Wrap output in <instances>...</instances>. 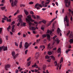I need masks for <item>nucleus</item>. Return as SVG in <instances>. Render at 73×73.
<instances>
[{
    "label": "nucleus",
    "instance_id": "nucleus-50",
    "mask_svg": "<svg viewBox=\"0 0 73 73\" xmlns=\"http://www.w3.org/2000/svg\"><path fill=\"white\" fill-rule=\"evenodd\" d=\"M34 23L35 24H39V23L36 21L34 22Z\"/></svg>",
    "mask_w": 73,
    "mask_h": 73
},
{
    "label": "nucleus",
    "instance_id": "nucleus-22",
    "mask_svg": "<svg viewBox=\"0 0 73 73\" xmlns=\"http://www.w3.org/2000/svg\"><path fill=\"white\" fill-rule=\"evenodd\" d=\"M1 9H2V10H4V9H5V8H6L5 7H1Z\"/></svg>",
    "mask_w": 73,
    "mask_h": 73
},
{
    "label": "nucleus",
    "instance_id": "nucleus-19",
    "mask_svg": "<svg viewBox=\"0 0 73 73\" xmlns=\"http://www.w3.org/2000/svg\"><path fill=\"white\" fill-rule=\"evenodd\" d=\"M24 11L26 15H28V12L25 10H24Z\"/></svg>",
    "mask_w": 73,
    "mask_h": 73
},
{
    "label": "nucleus",
    "instance_id": "nucleus-61",
    "mask_svg": "<svg viewBox=\"0 0 73 73\" xmlns=\"http://www.w3.org/2000/svg\"><path fill=\"white\" fill-rule=\"evenodd\" d=\"M31 60V58L30 57H29V58H28V59L27 60V61H29V60Z\"/></svg>",
    "mask_w": 73,
    "mask_h": 73
},
{
    "label": "nucleus",
    "instance_id": "nucleus-39",
    "mask_svg": "<svg viewBox=\"0 0 73 73\" xmlns=\"http://www.w3.org/2000/svg\"><path fill=\"white\" fill-rule=\"evenodd\" d=\"M14 24H15V21H13L11 24V25H13Z\"/></svg>",
    "mask_w": 73,
    "mask_h": 73
},
{
    "label": "nucleus",
    "instance_id": "nucleus-27",
    "mask_svg": "<svg viewBox=\"0 0 73 73\" xmlns=\"http://www.w3.org/2000/svg\"><path fill=\"white\" fill-rule=\"evenodd\" d=\"M4 17L5 19L6 20V19H7V22H8L9 21L8 20V17H7L5 16H4Z\"/></svg>",
    "mask_w": 73,
    "mask_h": 73
},
{
    "label": "nucleus",
    "instance_id": "nucleus-47",
    "mask_svg": "<svg viewBox=\"0 0 73 73\" xmlns=\"http://www.w3.org/2000/svg\"><path fill=\"white\" fill-rule=\"evenodd\" d=\"M28 52V50H26L25 51V54H27V52Z\"/></svg>",
    "mask_w": 73,
    "mask_h": 73
},
{
    "label": "nucleus",
    "instance_id": "nucleus-26",
    "mask_svg": "<svg viewBox=\"0 0 73 73\" xmlns=\"http://www.w3.org/2000/svg\"><path fill=\"white\" fill-rule=\"evenodd\" d=\"M36 66H37V65H36V63H35L34 65H33L32 66V67L33 68H35V67Z\"/></svg>",
    "mask_w": 73,
    "mask_h": 73
},
{
    "label": "nucleus",
    "instance_id": "nucleus-33",
    "mask_svg": "<svg viewBox=\"0 0 73 73\" xmlns=\"http://www.w3.org/2000/svg\"><path fill=\"white\" fill-rule=\"evenodd\" d=\"M50 1H48V2H46L45 3V4L46 5H48V4H49V3H50Z\"/></svg>",
    "mask_w": 73,
    "mask_h": 73
},
{
    "label": "nucleus",
    "instance_id": "nucleus-44",
    "mask_svg": "<svg viewBox=\"0 0 73 73\" xmlns=\"http://www.w3.org/2000/svg\"><path fill=\"white\" fill-rule=\"evenodd\" d=\"M30 13L31 14H32V15H34V13H33V11H30Z\"/></svg>",
    "mask_w": 73,
    "mask_h": 73
},
{
    "label": "nucleus",
    "instance_id": "nucleus-14",
    "mask_svg": "<svg viewBox=\"0 0 73 73\" xmlns=\"http://www.w3.org/2000/svg\"><path fill=\"white\" fill-rule=\"evenodd\" d=\"M19 55V54H17L15 55L14 56H13V57L14 59H16L17 58V56Z\"/></svg>",
    "mask_w": 73,
    "mask_h": 73
},
{
    "label": "nucleus",
    "instance_id": "nucleus-60",
    "mask_svg": "<svg viewBox=\"0 0 73 73\" xmlns=\"http://www.w3.org/2000/svg\"><path fill=\"white\" fill-rule=\"evenodd\" d=\"M16 73H17L18 72H19V70H16L15 71Z\"/></svg>",
    "mask_w": 73,
    "mask_h": 73
},
{
    "label": "nucleus",
    "instance_id": "nucleus-43",
    "mask_svg": "<svg viewBox=\"0 0 73 73\" xmlns=\"http://www.w3.org/2000/svg\"><path fill=\"white\" fill-rule=\"evenodd\" d=\"M2 28H0V33H1L2 32Z\"/></svg>",
    "mask_w": 73,
    "mask_h": 73
},
{
    "label": "nucleus",
    "instance_id": "nucleus-51",
    "mask_svg": "<svg viewBox=\"0 0 73 73\" xmlns=\"http://www.w3.org/2000/svg\"><path fill=\"white\" fill-rule=\"evenodd\" d=\"M15 44L16 46H18V44L16 42H15Z\"/></svg>",
    "mask_w": 73,
    "mask_h": 73
},
{
    "label": "nucleus",
    "instance_id": "nucleus-55",
    "mask_svg": "<svg viewBox=\"0 0 73 73\" xmlns=\"http://www.w3.org/2000/svg\"><path fill=\"white\" fill-rule=\"evenodd\" d=\"M14 28H15V25H13L12 27V29H14Z\"/></svg>",
    "mask_w": 73,
    "mask_h": 73
},
{
    "label": "nucleus",
    "instance_id": "nucleus-38",
    "mask_svg": "<svg viewBox=\"0 0 73 73\" xmlns=\"http://www.w3.org/2000/svg\"><path fill=\"white\" fill-rule=\"evenodd\" d=\"M42 22L44 23V24H45L46 23V21L45 20H43L42 21Z\"/></svg>",
    "mask_w": 73,
    "mask_h": 73
},
{
    "label": "nucleus",
    "instance_id": "nucleus-37",
    "mask_svg": "<svg viewBox=\"0 0 73 73\" xmlns=\"http://www.w3.org/2000/svg\"><path fill=\"white\" fill-rule=\"evenodd\" d=\"M19 23H22V20H21V19H19Z\"/></svg>",
    "mask_w": 73,
    "mask_h": 73
},
{
    "label": "nucleus",
    "instance_id": "nucleus-62",
    "mask_svg": "<svg viewBox=\"0 0 73 73\" xmlns=\"http://www.w3.org/2000/svg\"><path fill=\"white\" fill-rule=\"evenodd\" d=\"M23 37H26V35L25 34H23Z\"/></svg>",
    "mask_w": 73,
    "mask_h": 73
},
{
    "label": "nucleus",
    "instance_id": "nucleus-46",
    "mask_svg": "<svg viewBox=\"0 0 73 73\" xmlns=\"http://www.w3.org/2000/svg\"><path fill=\"white\" fill-rule=\"evenodd\" d=\"M2 49H3V48H2V46H1L0 47V52H1V50H2Z\"/></svg>",
    "mask_w": 73,
    "mask_h": 73
},
{
    "label": "nucleus",
    "instance_id": "nucleus-63",
    "mask_svg": "<svg viewBox=\"0 0 73 73\" xmlns=\"http://www.w3.org/2000/svg\"><path fill=\"white\" fill-rule=\"evenodd\" d=\"M15 29H12V31L13 32H15Z\"/></svg>",
    "mask_w": 73,
    "mask_h": 73
},
{
    "label": "nucleus",
    "instance_id": "nucleus-28",
    "mask_svg": "<svg viewBox=\"0 0 73 73\" xmlns=\"http://www.w3.org/2000/svg\"><path fill=\"white\" fill-rule=\"evenodd\" d=\"M9 29H11V26L9 25V27L7 28V30L8 31H9Z\"/></svg>",
    "mask_w": 73,
    "mask_h": 73
},
{
    "label": "nucleus",
    "instance_id": "nucleus-17",
    "mask_svg": "<svg viewBox=\"0 0 73 73\" xmlns=\"http://www.w3.org/2000/svg\"><path fill=\"white\" fill-rule=\"evenodd\" d=\"M57 52L61 53V48H59L58 49Z\"/></svg>",
    "mask_w": 73,
    "mask_h": 73
},
{
    "label": "nucleus",
    "instance_id": "nucleus-18",
    "mask_svg": "<svg viewBox=\"0 0 73 73\" xmlns=\"http://www.w3.org/2000/svg\"><path fill=\"white\" fill-rule=\"evenodd\" d=\"M50 57H51V58H52V60L55 61V58L54 57V56H50Z\"/></svg>",
    "mask_w": 73,
    "mask_h": 73
},
{
    "label": "nucleus",
    "instance_id": "nucleus-41",
    "mask_svg": "<svg viewBox=\"0 0 73 73\" xmlns=\"http://www.w3.org/2000/svg\"><path fill=\"white\" fill-rule=\"evenodd\" d=\"M20 6L21 7H25V5H23L22 4H21L20 5Z\"/></svg>",
    "mask_w": 73,
    "mask_h": 73
},
{
    "label": "nucleus",
    "instance_id": "nucleus-6",
    "mask_svg": "<svg viewBox=\"0 0 73 73\" xmlns=\"http://www.w3.org/2000/svg\"><path fill=\"white\" fill-rule=\"evenodd\" d=\"M64 22H65L66 21V23H67V26H69V21L68 20V16H66L64 18Z\"/></svg>",
    "mask_w": 73,
    "mask_h": 73
},
{
    "label": "nucleus",
    "instance_id": "nucleus-1",
    "mask_svg": "<svg viewBox=\"0 0 73 73\" xmlns=\"http://www.w3.org/2000/svg\"><path fill=\"white\" fill-rule=\"evenodd\" d=\"M27 18H26V20L27 23H29V29L30 30H33L34 31H35L36 29L35 27H32L31 25H32V23L30 22V21H32V22H33L35 21V20H33L32 18H31V15H29L27 17Z\"/></svg>",
    "mask_w": 73,
    "mask_h": 73
},
{
    "label": "nucleus",
    "instance_id": "nucleus-9",
    "mask_svg": "<svg viewBox=\"0 0 73 73\" xmlns=\"http://www.w3.org/2000/svg\"><path fill=\"white\" fill-rule=\"evenodd\" d=\"M55 19V18H54V19H52V21H50V22L48 24V26H49V25H50V24H51V23H52V22H53V21H54Z\"/></svg>",
    "mask_w": 73,
    "mask_h": 73
},
{
    "label": "nucleus",
    "instance_id": "nucleus-13",
    "mask_svg": "<svg viewBox=\"0 0 73 73\" xmlns=\"http://www.w3.org/2000/svg\"><path fill=\"white\" fill-rule=\"evenodd\" d=\"M55 41H56L57 44H59V42H60V40H58V39L56 38L55 40Z\"/></svg>",
    "mask_w": 73,
    "mask_h": 73
},
{
    "label": "nucleus",
    "instance_id": "nucleus-32",
    "mask_svg": "<svg viewBox=\"0 0 73 73\" xmlns=\"http://www.w3.org/2000/svg\"><path fill=\"white\" fill-rule=\"evenodd\" d=\"M70 31H69L68 33L66 34V36H68L69 34H70Z\"/></svg>",
    "mask_w": 73,
    "mask_h": 73
},
{
    "label": "nucleus",
    "instance_id": "nucleus-30",
    "mask_svg": "<svg viewBox=\"0 0 73 73\" xmlns=\"http://www.w3.org/2000/svg\"><path fill=\"white\" fill-rule=\"evenodd\" d=\"M52 53V52L51 51H48V54L49 55H51Z\"/></svg>",
    "mask_w": 73,
    "mask_h": 73
},
{
    "label": "nucleus",
    "instance_id": "nucleus-58",
    "mask_svg": "<svg viewBox=\"0 0 73 73\" xmlns=\"http://www.w3.org/2000/svg\"><path fill=\"white\" fill-rule=\"evenodd\" d=\"M5 37H6V38L7 40H8V36H6Z\"/></svg>",
    "mask_w": 73,
    "mask_h": 73
},
{
    "label": "nucleus",
    "instance_id": "nucleus-48",
    "mask_svg": "<svg viewBox=\"0 0 73 73\" xmlns=\"http://www.w3.org/2000/svg\"><path fill=\"white\" fill-rule=\"evenodd\" d=\"M32 17H33V18H34V19H36V17L35 16V15H32Z\"/></svg>",
    "mask_w": 73,
    "mask_h": 73
},
{
    "label": "nucleus",
    "instance_id": "nucleus-24",
    "mask_svg": "<svg viewBox=\"0 0 73 73\" xmlns=\"http://www.w3.org/2000/svg\"><path fill=\"white\" fill-rule=\"evenodd\" d=\"M12 55L13 56H14L15 55V52L13 51L12 53Z\"/></svg>",
    "mask_w": 73,
    "mask_h": 73
},
{
    "label": "nucleus",
    "instance_id": "nucleus-53",
    "mask_svg": "<svg viewBox=\"0 0 73 73\" xmlns=\"http://www.w3.org/2000/svg\"><path fill=\"white\" fill-rule=\"evenodd\" d=\"M36 17L37 19H40V16H39L37 15Z\"/></svg>",
    "mask_w": 73,
    "mask_h": 73
},
{
    "label": "nucleus",
    "instance_id": "nucleus-25",
    "mask_svg": "<svg viewBox=\"0 0 73 73\" xmlns=\"http://www.w3.org/2000/svg\"><path fill=\"white\" fill-rule=\"evenodd\" d=\"M3 42V39L2 38H0V44H2V42Z\"/></svg>",
    "mask_w": 73,
    "mask_h": 73
},
{
    "label": "nucleus",
    "instance_id": "nucleus-7",
    "mask_svg": "<svg viewBox=\"0 0 73 73\" xmlns=\"http://www.w3.org/2000/svg\"><path fill=\"white\" fill-rule=\"evenodd\" d=\"M11 67V65L9 64L6 65L5 66V69L6 70H8V68H10Z\"/></svg>",
    "mask_w": 73,
    "mask_h": 73
},
{
    "label": "nucleus",
    "instance_id": "nucleus-20",
    "mask_svg": "<svg viewBox=\"0 0 73 73\" xmlns=\"http://www.w3.org/2000/svg\"><path fill=\"white\" fill-rule=\"evenodd\" d=\"M17 1L15 0L14 1V5L16 6V4H17Z\"/></svg>",
    "mask_w": 73,
    "mask_h": 73
},
{
    "label": "nucleus",
    "instance_id": "nucleus-10",
    "mask_svg": "<svg viewBox=\"0 0 73 73\" xmlns=\"http://www.w3.org/2000/svg\"><path fill=\"white\" fill-rule=\"evenodd\" d=\"M69 38H72L73 37V34L72 32H71L70 34L69 35Z\"/></svg>",
    "mask_w": 73,
    "mask_h": 73
},
{
    "label": "nucleus",
    "instance_id": "nucleus-52",
    "mask_svg": "<svg viewBox=\"0 0 73 73\" xmlns=\"http://www.w3.org/2000/svg\"><path fill=\"white\" fill-rule=\"evenodd\" d=\"M38 71V70L35 69V72H37Z\"/></svg>",
    "mask_w": 73,
    "mask_h": 73
},
{
    "label": "nucleus",
    "instance_id": "nucleus-29",
    "mask_svg": "<svg viewBox=\"0 0 73 73\" xmlns=\"http://www.w3.org/2000/svg\"><path fill=\"white\" fill-rule=\"evenodd\" d=\"M31 62L29 61V62L27 63V66H30V65H31Z\"/></svg>",
    "mask_w": 73,
    "mask_h": 73
},
{
    "label": "nucleus",
    "instance_id": "nucleus-35",
    "mask_svg": "<svg viewBox=\"0 0 73 73\" xmlns=\"http://www.w3.org/2000/svg\"><path fill=\"white\" fill-rule=\"evenodd\" d=\"M63 62V58H61V59L60 60V64L62 62Z\"/></svg>",
    "mask_w": 73,
    "mask_h": 73
},
{
    "label": "nucleus",
    "instance_id": "nucleus-59",
    "mask_svg": "<svg viewBox=\"0 0 73 73\" xmlns=\"http://www.w3.org/2000/svg\"><path fill=\"white\" fill-rule=\"evenodd\" d=\"M65 11V10L64 9H63L62 10V13H64V11Z\"/></svg>",
    "mask_w": 73,
    "mask_h": 73
},
{
    "label": "nucleus",
    "instance_id": "nucleus-42",
    "mask_svg": "<svg viewBox=\"0 0 73 73\" xmlns=\"http://www.w3.org/2000/svg\"><path fill=\"white\" fill-rule=\"evenodd\" d=\"M54 64L55 66H56V65H57V62L56 61H55Z\"/></svg>",
    "mask_w": 73,
    "mask_h": 73
},
{
    "label": "nucleus",
    "instance_id": "nucleus-2",
    "mask_svg": "<svg viewBox=\"0 0 73 73\" xmlns=\"http://www.w3.org/2000/svg\"><path fill=\"white\" fill-rule=\"evenodd\" d=\"M35 8H36L37 9H40V7L42 8V7H48V5H44L43 4L42 5V6L41 5V4H38V3H37L35 5Z\"/></svg>",
    "mask_w": 73,
    "mask_h": 73
},
{
    "label": "nucleus",
    "instance_id": "nucleus-5",
    "mask_svg": "<svg viewBox=\"0 0 73 73\" xmlns=\"http://www.w3.org/2000/svg\"><path fill=\"white\" fill-rule=\"evenodd\" d=\"M32 44V42H31L29 43H28L27 42H25V44L24 46L25 48V49H27L28 48V47L31 45Z\"/></svg>",
    "mask_w": 73,
    "mask_h": 73
},
{
    "label": "nucleus",
    "instance_id": "nucleus-64",
    "mask_svg": "<svg viewBox=\"0 0 73 73\" xmlns=\"http://www.w3.org/2000/svg\"><path fill=\"white\" fill-rule=\"evenodd\" d=\"M46 8H43L42 9V11H45V10H46Z\"/></svg>",
    "mask_w": 73,
    "mask_h": 73
},
{
    "label": "nucleus",
    "instance_id": "nucleus-31",
    "mask_svg": "<svg viewBox=\"0 0 73 73\" xmlns=\"http://www.w3.org/2000/svg\"><path fill=\"white\" fill-rule=\"evenodd\" d=\"M13 2H14L13 0L12 1V3H11V5L12 7H13V6H14V5H13Z\"/></svg>",
    "mask_w": 73,
    "mask_h": 73
},
{
    "label": "nucleus",
    "instance_id": "nucleus-8",
    "mask_svg": "<svg viewBox=\"0 0 73 73\" xmlns=\"http://www.w3.org/2000/svg\"><path fill=\"white\" fill-rule=\"evenodd\" d=\"M2 49H3L4 51H5L8 50V47L7 46H2Z\"/></svg>",
    "mask_w": 73,
    "mask_h": 73
},
{
    "label": "nucleus",
    "instance_id": "nucleus-40",
    "mask_svg": "<svg viewBox=\"0 0 73 73\" xmlns=\"http://www.w3.org/2000/svg\"><path fill=\"white\" fill-rule=\"evenodd\" d=\"M57 37V36L55 35L54 36L53 38V39L54 40H55V38H56Z\"/></svg>",
    "mask_w": 73,
    "mask_h": 73
},
{
    "label": "nucleus",
    "instance_id": "nucleus-4",
    "mask_svg": "<svg viewBox=\"0 0 73 73\" xmlns=\"http://www.w3.org/2000/svg\"><path fill=\"white\" fill-rule=\"evenodd\" d=\"M64 3L66 7H69L70 6V2L69 1V0H65Z\"/></svg>",
    "mask_w": 73,
    "mask_h": 73
},
{
    "label": "nucleus",
    "instance_id": "nucleus-11",
    "mask_svg": "<svg viewBox=\"0 0 73 73\" xmlns=\"http://www.w3.org/2000/svg\"><path fill=\"white\" fill-rule=\"evenodd\" d=\"M61 31L60 30V28H58V29L57 30V32L58 34H59L61 32Z\"/></svg>",
    "mask_w": 73,
    "mask_h": 73
},
{
    "label": "nucleus",
    "instance_id": "nucleus-57",
    "mask_svg": "<svg viewBox=\"0 0 73 73\" xmlns=\"http://www.w3.org/2000/svg\"><path fill=\"white\" fill-rule=\"evenodd\" d=\"M20 23H18V24H17V26L18 27H19V25H20Z\"/></svg>",
    "mask_w": 73,
    "mask_h": 73
},
{
    "label": "nucleus",
    "instance_id": "nucleus-56",
    "mask_svg": "<svg viewBox=\"0 0 73 73\" xmlns=\"http://www.w3.org/2000/svg\"><path fill=\"white\" fill-rule=\"evenodd\" d=\"M50 60H51V59H50L47 60L48 62H50Z\"/></svg>",
    "mask_w": 73,
    "mask_h": 73
},
{
    "label": "nucleus",
    "instance_id": "nucleus-15",
    "mask_svg": "<svg viewBox=\"0 0 73 73\" xmlns=\"http://www.w3.org/2000/svg\"><path fill=\"white\" fill-rule=\"evenodd\" d=\"M46 65H44L43 67V70H44V71H45V69H46Z\"/></svg>",
    "mask_w": 73,
    "mask_h": 73
},
{
    "label": "nucleus",
    "instance_id": "nucleus-49",
    "mask_svg": "<svg viewBox=\"0 0 73 73\" xmlns=\"http://www.w3.org/2000/svg\"><path fill=\"white\" fill-rule=\"evenodd\" d=\"M45 58L46 59V58H49V56H48V55H47V56H46Z\"/></svg>",
    "mask_w": 73,
    "mask_h": 73
},
{
    "label": "nucleus",
    "instance_id": "nucleus-34",
    "mask_svg": "<svg viewBox=\"0 0 73 73\" xmlns=\"http://www.w3.org/2000/svg\"><path fill=\"white\" fill-rule=\"evenodd\" d=\"M71 50H70V49H68V50H66V53H67V54H68V52L70 51Z\"/></svg>",
    "mask_w": 73,
    "mask_h": 73
},
{
    "label": "nucleus",
    "instance_id": "nucleus-16",
    "mask_svg": "<svg viewBox=\"0 0 73 73\" xmlns=\"http://www.w3.org/2000/svg\"><path fill=\"white\" fill-rule=\"evenodd\" d=\"M22 46H23V42H21L19 46L20 48H21Z\"/></svg>",
    "mask_w": 73,
    "mask_h": 73
},
{
    "label": "nucleus",
    "instance_id": "nucleus-23",
    "mask_svg": "<svg viewBox=\"0 0 73 73\" xmlns=\"http://www.w3.org/2000/svg\"><path fill=\"white\" fill-rule=\"evenodd\" d=\"M25 24L26 23H21V25H23V26H25Z\"/></svg>",
    "mask_w": 73,
    "mask_h": 73
},
{
    "label": "nucleus",
    "instance_id": "nucleus-45",
    "mask_svg": "<svg viewBox=\"0 0 73 73\" xmlns=\"http://www.w3.org/2000/svg\"><path fill=\"white\" fill-rule=\"evenodd\" d=\"M43 42L44 43H46V39H44L43 40Z\"/></svg>",
    "mask_w": 73,
    "mask_h": 73
},
{
    "label": "nucleus",
    "instance_id": "nucleus-3",
    "mask_svg": "<svg viewBox=\"0 0 73 73\" xmlns=\"http://www.w3.org/2000/svg\"><path fill=\"white\" fill-rule=\"evenodd\" d=\"M47 36V38L48 41H50V36L48 34H44L42 35V37H43L42 38H44L45 37H46Z\"/></svg>",
    "mask_w": 73,
    "mask_h": 73
},
{
    "label": "nucleus",
    "instance_id": "nucleus-21",
    "mask_svg": "<svg viewBox=\"0 0 73 73\" xmlns=\"http://www.w3.org/2000/svg\"><path fill=\"white\" fill-rule=\"evenodd\" d=\"M40 48H43V49H45V47L44 45H41L40 46Z\"/></svg>",
    "mask_w": 73,
    "mask_h": 73
},
{
    "label": "nucleus",
    "instance_id": "nucleus-54",
    "mask_svg": "<svg viewBox=\"0 0 73 73\" xmlns=\"http://www.w3.org/2000/svg\"><path fill=\"white\" fill-rule=\"evenodd\" d=\"M29 4H33V2H31L29 3Z\"/></svg>",
    "mask_w": 73,
    "mask_h": 73
},
{
    "label": "nucleus",
    "instance_id": "nucleus-12",
    "mask_svg": "<svg viewBox=\"0 0 73 73\" xmlns=\"http://www.w3.org/2000/svg\"><path fill=\"white\" fill-rule=\"evenodd\" d=\"M50 44L49 43L47 45V48L48 49H51L52 48L50 47Z\"/></svg>",
    "mask_w": 73,
    "mask_h": 73
},
{
    "label": "nucleus",
    "instance_id": "nucleus-36",
    "mask_svg": "<svg viewBox=\"0 0 73 73\" xmlns=\"http://www.w3.org/2000/svg\"><path fill=\"white\" fill-rule=\"evenodd\" d=\"M18 17L19 19H21V18L23 17V16H22L21 15H19Z\"/></svg>",
    "mask_w": 73,
    "mask_h": 73
}]
</instances>
